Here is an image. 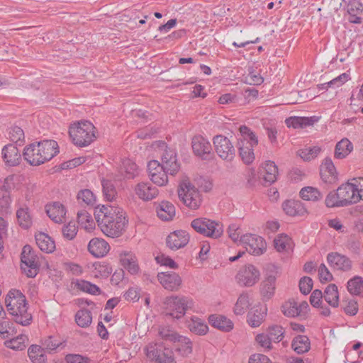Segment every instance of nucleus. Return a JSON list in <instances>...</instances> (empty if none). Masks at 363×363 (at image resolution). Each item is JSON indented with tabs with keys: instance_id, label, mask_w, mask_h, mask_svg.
Returning a JSON list of instances; mask_svg holds the SVG:
<instances>
[{
	"instance_id": "19",
	"label": "nucleus",
	"mask_w": 363,
	"mask_h": 363,
	"mask_svg": "<svg viewBox=\"0 0 363 363\" xmlns=\"http://www.w3.org/2000/svg\"><path fill=\"white\" fill-rule=\"evenodd\" d=\"M191 146L194 153L203 160L207 159L212 152L210 142L201 135H196L192 138Z\"/></svg>"
},
{
	"instance_id": "57",
	"label": "nucleus",
	"mask_w": 363,
	"mask_h": 363,
	"mask_svg": "<svg viewBox=\"0 0 363 363\" xmlns=\"http://www.w3.org/2000/svg\"><path fill=\"white\" fill-rule=\"evenodd\" d=\"M283 328L279 325H274L269 328L267 335L274 342H279L283 337Z\"/></svg>"
},
{
	"instance_id": "12",
	"label": "nucleus",
	"mask_w": 363,
	"mask_h": 363,
	"mask_svg": "<svg viewBox=\"0 0 363 363\" xmlns=\"http://www.w3.org/2000/svg\"><path fill=\"white\" fill-rule=\"evenodd\" d=\"M160 335L164 339L174 343L176 351L179 355L188 357L192 353L193 342L188 337L179 335L176 333H169L163 331L160 332Z\"/></svg>"
},
{
	"instance_id": "32",
	"label": "nucleus",
	"mask_w": 363,
	"mask_h": 363,
	"mask_svg": "<svg viewBox=\"0 0 363 363\" xmlns=\"http://www.w3.org/2000/svg\"><path fill=\"white\" fill-rule=\"evenodd\" d=\"M208 322L213 327L223 332H229L233 328L231 320L222 315H211L208 317Z\"/></svg>"
},
{
	"instance_id": "46",
	"label": "nucleus",
	"mask_w": 363,
	"mask_h": 363,
	"mask_svg": "<svg viewBox=\"0 0 363 363\" xmlns=\"http://www.w3.org/2000/svg\"><path fill=\"white\" fill-rule=\"evenodd\" d=\"M121 170L124 174L125 179H134L138 174L137 164L130 159H125L123 161Z\"/></svg>"
},
{
	"instance_id": "31",
	"label": "nucleus",
	"mask_w": 363,
	"mask_h": 363,
	"mask_svg": "<svg viewBox=\"0 0 363 363\" xmlns=\"http://www.w3.org/2000/svg\"><path fill=\"white\" fill-rule=\"evenodd\" d=\"M156 211L159 218L164 221L172 220L176 215L174 206L167 201H161L157 205Z\"/></svg>"
},
{
	"instance_id": "25",
	"label": "nucleus",
	"mask_w": 363,
	"mask_h": 363,
	"mask_svg": "<svg viewBox=\"0 0 363 363\" xmlns=\"http://www.w3.org/2000/svg\"><path fill=\"white\" fill-rule=\"evenodd\" d=\"M45 208L47 215L53 222L56 223H62L64 222L67 209L60 202L55 201L48 203Z\"/></svg>"
},
{
	"instance_id": "63",
	"label": "nucleus",
	"mask_w": 363,
	"mask_h": 363,
	"mask_svg": "<svg viewBox=\"0 0 363 363\" xmlns=\"http://www.w3.org/2000/svg\"><path fill=\"white\" fill-rule=\"evenodd\" d=\"M340 199H339L338 192H330L326 196L325 204L329 208L333 207H342L343 205H340Z\"/></svg>"
},
{
	"instance_id": "45",
	"label": "nucleus",
	"mask_w": 363,
	"mask_h": 363,
	"mask_svg": "<svg viewBox=\"0 0 363 363\" xmlns=\"http://www.w3.org/2000/svg\"><path fill=\"white\" fill-rule=\"evenodd\" d=\"M291 346L298 354H303L309 350L310 341L305 335H298L293 340Z\"/></svg>"
},
{
	"instance_id": "4",
	"label": "nucleus",
	"mask_w": 363,
	"mask_h": 363,
	"mask_svg": "<svg viewBox=\"0 0 363 363\" xmlns=\"http://www.w3.org/2000/svg\"><path fill=\"white\" fill-rule=\"evenodd\" d=\"M239 132V155L245 164H250L255 160L253 148L257 145L258 140L253 132L245 125H241Z\"/></svg>"
},
{
	"instance_id": "36",
	"label": "nucleus",
	"mask_w": 363,
	"mask_h": 363,
	"mask_svg": "<svg viewBox=\"0 0 363 363\" xmlns=\"http://www.w3.org/2000/svg\"><path fill=\"white\" fill-rule=\"evenodd\" d=\"M92 276L98 279H106L112 272V267L106 262H94L91 269Z\"/></svg>"
},
{
	"instance_id": "52",
	"label": "nucleus",
	"mask_w": 363,
	"mask_h": 363,
	"mask_svg": "<svg viewBox=\"0 0 363 363\" xmlns=\"http://www.w3.org/2000/svg\"><path fill=\"white\" fill-rule=\"evenodd\" d=\"M77 200L87 206H93L96 202L94 193L87 189L80 190L77 194Z\"/></svg>"
},
{
	"instance_id": "34",
	"label": "nucleus",
	"mask_w": 363,
	"mask_h": 363,
	"mask_svg": "<svg viewBox=\"0 0 363 363\" xmlns=\"http://www.w3.org/2000/svg\"><path fill=\"white\" fill-rule=\"evenodd\" d=\"M186 325L191 333L197 335H204L208 331V327L205 321L197 316H191L186 320Z\"/></svg>"
},
{
	"instance_id": "5",
	"label": "nucleus",
	"mask_w": 363,
	"mask_h": 363,
	"mask_svg": "<svg viewBox=\"0 0 363 363\" xmlns=\"http://www.w3.org/2000/svg\"><path fill=\"white\" fill-rule=\"evenodd\" d=\"M177 193L179 200L189 208L196 210L200 207L202 203L201 194L189 178L182 179Z\"/></svg>"
},
{
	"instance_id": "11",
	"label": "nucleus",
	"mask_w": 363,
	"mask_h": 363,
	"mask_svg": "<svg viewBox=\"0 0 363 363\" xmlns=\"http://www.w3.org/2000/svg\"><path fill=\"white\" fill-rule=\"evenodd\" d=\"M260 278V272L255 266L247 264L242 266L235 276L237 283L244 287L255 286Z\"/></svg>"
},
{
	"instance_id": "40",
	"label": "nucleus",
	"mask_w": 363,
	"mask_h": 363,
	"mask_svg": "<svg viewBox=\"0 0 363 363\" xmlns=\"http://www.w3.org/2000/svg\"><path fill=\"white\" fill-rule=\"evenodd\" d=\"M274 245L278 252H289L293 249L291 238L286 234H280L274 240Z\"/></svg>"
},
{
	"instance_id": "3",
	"label": "nucleus",
	"mask_w": 363,
	"mask_h": 363,
	"mask_svg": "<svg viewBox=\"0 0 363 363\" xmlns=\"http://www.w3.org/2000/svg\"><path fill=\"white\" fill-rule=\"evenodd\" d=\"M5 304L9 314L14 320L22 325H28L32 316L28 311L26 296L19 290H10L5 297Z\"/></svg>"
},
{
	"instance_id": "61",
	"label": "nucleus",
	"mask_w": 363,
	"mask_h": 363,
	"mask_svg": "<svg viewBox=\"0 0 363 363\" xmlns=\"http://www.w3.org/2000/svg\"><path fill=\"white\" fill-rule=\"evenodd\" d=\"M66 363H90V359L79 354L70 353L65 357Z\"/></svg>"
},
{
	"instance_id": "16",
	"label": "nucleus",
	"mask_w": 363,
	"mask_h": 363,
	"mask_svg": "<svg viewBox=\"0 0 363 363\" xmlns=\"http://www.w3.org/2000/svg\"><path fill=\"white\" fill-rule=\"evenodd\" d=\"M134 194L144 201H149L155 199L159 194V190L154 186L150 182H140L133 187Z\"/></svg>"
},
{
	"instance_id": "9",
	"label": "nucleus",
	"mask_w": 363,
	"mask_h": 363,
	"mask_svg": "<svg viewBox=\"0 0 363 363\" xmlns=\"http://www.w3.org/2000/svg\"><path fill=\"white\" fill-rule=\"evenodd\" d=\"M191 225L197 233L214 238L220 237L223 232L221 225L206 218L194 219Z\"/></svg>"
},
{
	"instance_id": "60",
	"label": "nucleus",
	"mask_w": 363,
	"mask_h": 363,
	"mask_svg": "<svg viewBox=\"0 0 363 363\" xmlns=\"http://www.w3.org/2000/svg\"><path fill=\"white\" fill-rule=\"evenodd\" d=\"M228 233L229 238H230L235 242L241 243V230L240 226L236 223H232L228 226Z\"/></svg>"
},
{
	"instance_id": "8",
	"label": "nucleus",
	"mask_w": 363,
	"mask_h": 363,
	"mask_svg": "<svg viewBox=\"0 0 363 363\" xmlns=\"http://www.w3.org/2000/svg\"><path fill=\"white\" fill-rule=\"evenodd\" d=\"M21 269L28 277H35L38 273V257L30 245H25L21 252Z\"/></svg>"
},
{
	"instance_id": "14",
	"label": "nucleus",
	"mask_w": 363,
	"mask_h": 363,
	"mask_svg": "<svg viewBox=\"0 0 363 363\" xmlns=\"http://www.w3.org/2000/svg\"><path fill=\"white\" fill-rule=\"evenodd\" d=\"M240 244L254 255H262L267 248L266 242L262 237L251 233L242 235Z\"/></svg>"
},
{
	"instance_id": "39",
	"label": "nucleus",
	"mask_w": 363,
	"mask_h": 363,
	"mask_svg": "<svg viewBox=\"0 0 363 363\" xmlns=\"http://www.w3.org/2000/svg\"><path fill=\"white\" fill-rule=\"evenodd\" d=\"M252 303V300L248 293H242L234 306V313L236 315H243Z\"/></svg>"
},
{
	"instance_id": "23",
	"label": "nucleus",
	"mask_w": 363,
	"mask_h": 363,
	"mask_svg": "<svg viewBox=\"0 0 363 363\" xmlns=\"http://www.w3.org/2000/svg\"><path fill=\"white\" fill-rule=\"evenodd\" d=\"M308 304L306 301L298 303L294 300L286 302L282 306V312L287 317H296L307 313Z\"/></svg>"
},
{
	"instance_id": "6",
	"label": "nucleus",
	"mask_w": 363,
	"mask_h": 363,
	"mask_svg": "<svg viewBox=\"0 0 363 363\" xmlns=\"http://www.w3.org/2000/svg\"><path fill=\"white\" fill-rule=\"evenodd\" d=\"M94 125L83 121L74 123L69 127V133L73 143L79 147H85L91 144L95 138Z\"/></svg>"
},
{
	"instance_id": "59",
	"label": "nucleus",
	"mask_w": 363,
	"mask_h": 363,
	"mask_svg": "<svg viewBox=\"0 0 363 363\" xmlns=\"http://www.w3.org/2000/svg\"><path fill=\"white\" fill-rule=\"evenodd\" d=\"M141 288L138 286H130L123 294V297L128 301L136 302L140 298Z\"/></svg>"
},
{
	"instance_id": "18",
	"label": "nucleus",
	"mask_w": 363,
	"mask_h": 363,
	"mask_svg": "<svg viewBox=\"0 0 363 363\" xmlns=\"http://www.w3.org/2000/svg\"><path fill=\"white\" fill-rule=\"evenodd\" d=\"M119 259L122 267L132 275L140 273V269L138 259L135 254L132 251L123 250L119 255Z\"/></svg>"
},
{
	"instance_id": "62",
	"label": "nucleus",
	"mask_w": 363,
	"mask_h": 363,
	"mask_svg": "<svg viewBox=\"0 0 363 363\" xmlns=\"http://www.w3.org/2000/svg\"><path fill=\"white\" fill-rule=\"evenodd\" d=\"M25 337L18 336L16 338H13L6 342L7 347L14 350H22L25 348L24 344Z\"/></svg>"
},
{
	"instance_id": "20",
	"label": "nucleus",
	"mask_w": 363,
	"mask_h": 363,
	"mask_svg": "<svg viewBox=\"0 0 363 363\" xmlns=\"http://www.w3.org/2000/svg\"><path fill=\"white\" fill-rule=\"evenodd\" d=\"M189 233L183 230H177L171 233L167 238V245L172 250L184 247L189 241Z\"/></svg>"
},
{
	"instance_id": "30",
	"label": "nucleus",
	"mask_w": 363,
	"mask_h": 363,
	"mask_svg": "<svg viewBox=\"0 0 363 363\" xmlns=\"http://www.w3.org/2000/svg\"><path fill=\"white\" fill-rule=\"evenodd\" d=\"M276 277L273 275L267 277L259 285V292L263 301L269 300L274 294Z\"/></svg>"
},
{
	"instance_id": "15",
	"label": "nucleus",
	"mask_w": 363,
	"mask_h": 363,
	"mask_svg": "<svg viewBox=\"0 0 363 363\" xmlns=\"http://www.w3.org/2000/svg\"><path fill=\"white\" fill-rule=\"evenodd\" d=\"M147 169L150 180L156 185L163 186L168 183L169 172L157 160L150 161Z\"/></svg>"
},
{
	"instance_id": "13",
	"label": "nucleus",
	"mask_w": 363,
	"mask_h": 363,
	"mask_svg": "<svg viewBox=\"0 0 363 363\" xmlns=\"http://www.w3.org/2000/svg\"><path fill=\"white\" fill-rule=\"evenodd\" d=\"M145 351L147 357L155 363H176L171 352L165 349L162 344L150 343Z\"/></svg>"
},
{
	"instance_id": "41",
	"label": "nucleus",
	"mask_w": 363,
	"mask_h": 363,
	"mask_svg": "<svg viewBox=\"0 0 363 363\" xmlns=\"http://www.w3.org/2000/svg\"><path fill=\"white\" fill-rule=\"evenodd\" d=\"M323 298L332 307H337L339 304L337 286L334 284H329L325 289Z\"/></svg>"
},
{
	"instance_id": "29",
	"label": "nucleus",
	"mask_w": 363,
	"mask_h": 363,
	"mask_svg": "<svg viewBox=\"0 0 363 363\" xmlns=\"http://www.w3.org/2000/svg\"><path fill=\"white\" fill-rule=\"evenodd\" d=\"M265 186L273 184L277 179L278 168L272 161H266L262 167L260 172Z\"/></svg>"
},
{
	"instance_id": "17",
	"label": "nucleus",
	"mask_w": 363,
	"mask_h": 363,
	"mask_svg": "<svg viewBox=\"0 0 363 363\" xmlns=\"http://www.w3.org/2000/svg\"><path fill=\"white\" fill-rule=\"evenodd\" d=\"M337 191L339 199H341L340 205H343V206L355 203L360 201L352 181L342 184Z\"/></svg>"
},
{
	"instance_id": "53",
	"label": "nucleus",
	"mask_w": 363,
	"mask_h": 363,
	"mask_svg": "<svg viewBox=\"0 0 363 363\" xmlns=\"http://www.w3.org/2000/svg\"><path fill=\"white\" fill-rule=\"evenodd\" d=\"M77 218L79 224L87 230H90L94 228V221L91 216L86 211H82L77 213Z\"/></svg>"
},
{
	"instance_id": "33",
	"label": "nucleus",
	"mask_w": 363,
	"mask_h": 363,
	"mask_svg": "<svg viewBox=\"0 0 363 363\" xmlns=\"http://www.w3.org/2000/svg\"><path fill=\"white\" fill-rule=\"evenodd\" d=\"M318 118L316 116H292L289 118H286L285 123L289 128L292 127L294 128H299L312 125L315 123L318 122Z\"/></svg>"
},
{
	"instance_id": "55",
	"label": "nucleus",
	"mask_w": 363,
	"mask_h": 363,
	"mask_svg": "<svg viewBox=\"0 0 363 363\" xmlns=\"http://www.w3.org/2000/svg\"><path fill=\"white\" fill-rule=\"evenodd\" d=\"M11 204L10 193L5 185L0 187V210L6 211Z\"/></svg>"
},
{
	"instance_id": "7",
	"label": "nucleus",
	"mask_w": 363,
	"mask_h": 363,
	"mask_svg": "<svg viewBox=\"0 0 363 363\" xmlns=\"http://www.w3.org/2000/svg\"><path fill=\"white\" fill-rule=\"evenodd\" d=\"M165 313L174 318L179 319L186 311L194 308V302L192 298L186 296H170L164 301Z\"/></svg>"
},
{
	"instance_id": "1",
	"label": "nucleus",
	"mask_w": 363,
	"mask_h": 363,
	"mask_svg": "<svg viewBox=\"0 0 363 363\" xmlns=\"http://www.w3.org/2000/svg\"><path fill=\"white\" fill-rule=\"evenodd\" d=\"M94 215L102 232L107 236L116 238L124 230L126 220L121 208L103 205L96 208Z\"/></svg>"
},
{
	"instance_id": "51",
	"label": "nucleus",
	"mask_w": 363,
	"mask_h": 363,
	"mask_svg": "<svg viewBox=\"0 0 363 363\" xmlns=\"http://www.w3.org/2000/svg\"><path fill=\"white\" fill-rule=\"evenodd\" d=\"M103 194L108 201H113L117 196L116 189L111 181L103 179L101 181Z\"/></svg>"
},
{
	"instance_id": "26",
	"label": "nucleus",
	"mask_w": 363,
	"mask_h": 363,
	"mask_svg": "<svg viewBox=\"0 0 363 363\" xmlns=\"http://www.w3.org/2000/svg\"><path fill=\"white\" fill-rule=\"evenodd\" d=\"M161 164L164 166L169 174H174L179 170V164L177 162L176 152L170 148L166 149L162 155Z\"/></svg>"
},
{
	"instance_id": "35",
	"label": "nucleus",
	"mask_w": 363,
	"mask_h": 363,
	"mask_svg": "<svg viewBox=\"0 0 363 363\" xmlns=\"http://www.w3.org/2000/svg\"><path fill=\"white\" fill-rule=\"evenodd\" d=\"M267 308L266 306H261L259 308H254L247 314V323L252 328L259 327L263 322Z\"/></svg>"
},
{
	"instance_id": "27",
	"label": "nucleus",
	"mask_w": 363,
	"mask_h": 363,
	"mask_svg": "<svg viewBox=\"0 0 363 363\" xmlns=\"http://www.w3.org/2000/svg\"><path fill=\"white\" fill-rule=\"evenodd\" d=\"M284 213L290 216H303L307 213L303 203L298 200H286L282 203Z\"/></svg>"
},
{
	"instance_id": "58",
	"label": "nucleus",
	"mask_w": 363,
	"mask_h": 363,
	"mask_svg": "<svg viewBox=\"0 0 363 363\" xmlns=\"http://www.w3.org/2000/svg\"><path fill=\"white\" fill-rule=\"evenodd\" d=\"M77 230V226L74 222L68 223L62 229L64 238L69 240H72L75 238Z\"/></svg>"
},
{
	"instance_id": "44",
	"label": "nucleus",
	"mask_w": 363,
	"mask_h": 363,
	"mask_svg": "<svg viewBox=\"0 0 363 363\" xmlns=\"http://www.w3.org/2000/svg\"><path fill=\"white\" fill-rule=\"evenodd\" d=\"M73 283L77 289L91 295H98L101 292L98 286L84 279H76Z\"/></svg>"
},
{
	"instance_id": "24",
	"label": "nucleus",
	"mask_w": 363,
	"mask_h": 363,
	"mask_svg": "<svg viewBox=\"0 0 363 363\" xmlns=\"http://www.w3.org/2000/svg\"><path fill=\"white\" fill-rule=\"evenodd\" d=\"M2 158L6 166L15 167L20 164L21 154L18 147L13 144L5 145L1 151Z\"/></svg>"
},
{
	"instance_id": "47",
	"label": "nucleus",
	"mask_w": 363,
	"mask_h": 363,
	"mask_svg": "<svg viewBox=\"0 0 363 363\" xmlns=\"http://www.w3.org/2000/svg\"><path fill=\"white\" fill-rule=\"evenodd\" d=\"M301 197L306 201H317L322 199L323 194L320 191L312 186H306L300 191Z\"/></svg>"
},
{
	"instance_id": "37",
	"label": "nucleus",
	"mask_w": 363,
	"mask_h": 363,
	"mask_svg": "<svg viewBox=\"0 0 363 363\" xmlns=\"http://www.w3.org/2000/svg\"><path fill=\"white\" fill-rule=\"evenodd\" d=\"M35 241L40 250L46 253H51L55 249V241L44 233L37 234L35 235Z\"/></svg>"
},
{
	"instance_id": "50",
	"label": "nucleus",
	"mask_w": 363,
	"mask_h": 363,
	"mask_svg": "<svg viewBox=\"0 0 363 363\" xmlns=\"http://www.w3.org/2000/svg\"><path fill=\"white\" fill-rule=\"evenodd\" d=\"M321 149L318 146L306 147L298 150V155L305 161H310L315 159L320 152Z\"/></svg>"
},
{
	"instance_id": "49",
	"label": "nucleus",
	"mask_w": 363,
	"mask_h": 363,
	"mask_svg": "<svg viewBox=\"0 0 363 363\" xmlns=\"http://www.w3.org/2000/svg\"><path fill=\"white\" fill-rule=\"evenodd\" d=\"M75 321L81 328H86L92 321L91 312L88 309H81L75 315Z\"/></svg>"
},
{
	"instance_id": "21",
	"label": "nucleus",
	"mask_w": 363,
	"mask_h": 363,
	"mask_svg": "<svg viewBox=\"0 0 363 363\" xmlns=\"http://www.w3.org/2000/svg\"><path fill=\"white\" fill-rule=\"evenodd\" d=\"M157 279L161 285L167 290H177L182 284L180 276L174 272H160Z\"/></svg>"
},
{
	"instance_id": "64",
	"label": "nucleus",
	"mask_w": 363,
	"mask_h": 363,
	"mask_svg": "<svg viewBox=\"0 0 363 363\" xmlns=\"http://www.w3.org/2000/svg\"><path fill=\"white\" fill-rule=\"evenodd\" d=\"M347 13L359 15L363 11V4L358 0H351L347 6Z\"/></svg>"
},
{
	"instance_id": "28",
	"label": "nucleus",
	"mask_w": 363,
	"mask_h": 363,
	"mask_svg": "<svg viewBox=\"0 0 363 363\" xmlns=\"http://www.w3.org/2000/svg\"><path fill=\"white\" fill-rule=\"evenodd\" d=\"M108 243L101 238H95L91 239L88 245L89 252L96 257H102L109 251Z\"/></svg>"
},
{
	"instance_id": "10",
	"label": "nucleus",
	"mask_w": 363,
	"mask_h": 363,
	"mask_svg": "<svg viewBox=\"0 0 363 363\" xmlns=\"http://www.w3.org/2000/svg\"><path fill=\"white\" fill-rule=\"evenodd\" d=\"M214 150L222 160L231 162L235 156V150L230 139L223 135H217L213 138Z\"/></svg>"
},
{
	"instance_id": "42",
	"label": "nucleus",
	"mask_w": 363,
	"mask_h": 363,
	"mask_svg": "<svg viewBox=\"0 0 363 363\" xmlns=\"http://www.w3.org/2000/svg\"><path fill=\"white\" fill-rule=\"evenodd\" d=\"M347 289L351 295L363 297V278L354 276L350 279L347 283Z\"/></svg>"
},
{
	"instance_id": "38",
	"label": "nucleus",
	"mask_w": 363,
	"mask_h": 363,
	"mask_svg": "<svg viewBox=\"0 0 363 363\" xmlns=\"http://www.w3.org/2000/svg\"><path fill=\"white\" fill-rule=\"evenodd\" d=\"M28 354L32 363H46L45 350L38 345H30L28 349Z\"/></svg>"
},
{
	"instance_id": "2",
	"label": "nucleus",
	"mask_w": 363,
	"mask_h": 363,
	"mask_svg": "<svg viewBox=\"0 0 363 363\" xmlns=\"http://www.w3.org/2000/svg\"><path fill=\"white\" fill-rule=\"evenodd\" d=\"M59 152L57 143L53 140H43L32 143L24 148V159L33 166H38L52 159Z\"/></svg>"
},
{
	"instance_id": "48",
	"label": "nucleus",
	"mask_w": 363,
	"mask_h": 363,
	"mask_svg": "<svg viewBox=\"0 0 363 363\" xmlns=\"http://www.w3.org/2000/svg\"><path fill=\"white\" fill-rule=\"evenodd\" d=\"M19 225L23 228H28L32 224V217L27 207L19 208L16 211Z\"/></svg>"
},
{
	"instance_id": "54",
	"label": "nucleus",
	"mask_w": 363,
	"mask_h": 363,
	"mask_svg": "<svg viewBox=\"0 0 363 363\" xmlns=\"http://www.w3.org/2000/svg\"><path fill=\"white\" fill-rule=\"evenodd\" d=\"M9 137L12 142L21 145L25 137L24 132L21 128L13 126L9 129Z\"/></svg>"
},
{
	"instance_id": "43",
	"label": "nucleus",
	"mask_w": 363,
	"mask_h": 363,
	"mask_svg": "<svg viewBox=\"0 0 363 363\" xmlns=\"http://www.w3.org/2000/svg\"><path fill=\"white\" fill-rule=\"evenodd\" d=\"M353 150L352 143L347 138L342 139L335 146V157L337 159L345 158Z\"/></svg>"
},
{
	"instance_id": "22",
	"label": "nucleus",
	"mask_w": 363,
	"mask_h": 363,
	"mask_svg": "<svg viewBox=\"0 0 363 363\" xmlns=\"http://www.w3.org/2000/svg\"><path fill=\"white\" fill-rule=\"evenodd\" d=\"M327 261L330 266L336 270L343 272L350 271L352 263L349 257L337 252H330L327 256Z\"/></svg>"
},
{
	"instance_id": "56",
	"label": "nucleus",
	"mask_w": 363,
	"mask_h": 363,
	"mask_svg": "<svg viewBox=\"0 0 363 363\" xmlns=\"http://www.w3.org/2000/svg\"><path fill=\"white\" fill-rule=\"evenodd\" d=\"M349 79V75L346 73H342L338 77L334 78L331 81L322 84L321 89H328V87L337 88L343 85Z\"/></svg>"
}]
</instances>
